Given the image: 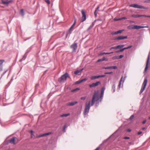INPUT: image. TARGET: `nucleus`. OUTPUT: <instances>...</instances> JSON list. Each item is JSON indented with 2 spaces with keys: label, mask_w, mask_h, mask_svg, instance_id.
<instances>
[{
  "label": "nucleus",
  "mask_w": 150,
  "mask_h": 150,
  "mask_svg": "<svg viewBox=\"0 0 150 150\" xmlns=\"http://www.w3.org/2000/svg\"><path fill=\"white\" fill-rule=\"evenodd\" d=\"M99 100L98 95V93L95 92L93 94L92 100L90 101L88 103L86 104L85 107L84 112V114L86 115L89 112L90 106H93L96 101H98Z\"/></svg>",
  "instance_id": "nucleus-1"
},
{
  "label": "nucleus",
  "mask_w": 150,
  "mask_h": 150,
  "mask_svg": "<svg viewBox=\"0 0 150 150\" xmlns=\"http://www.w3.org/2000/svg\"><path fill=\"white\" fill-rule=\"evenodd\" d=\"M67 77L70 78L68 74L66 73L62 75V76L58 79V81L60 83H64Z\"/></svg>",
  "instance_id": "nucleus-2"
},
{
  "label": "nucleus",
  "mask_w": 150,
  "mask_h": 150,
  "mask_svg": "<svg viewBox=\"0 0 150 150\" xmlns=\"http://www.w3.org/2000/svg\"><path fill=\"white\" fill-rule=\"evenodd\" d=\"M147 82V80L146 78H145L144 79V82L142 84L141 89L140 91V93L141 94L144 90L146 86Z\"/></svg>",
  "instance_id": "nucleus-3"
},
{
  "label": "nucleus",
  "mask_w": 150,
  "mask_h": 150,
  "mask_svg": "<svg viewBox=\"0 0 150 150\" xmlns=\"http://www.w3.org/2000/svg\"><path fill=\"white\" fill-rule=\"evenodd\" d=\"M130 7H132L134 8H143L144 9H147V8L142 6L138 5L137 4H132L129 5Z\"/></svg>",
  "instance_id": "nucleus-4"
},
{
  "label": "nucleus",
  "mask_w": 150,
  "mask_h": 150,
  "mask_svg": "<svg viewBox=\"0 0 150 150\" xmlns=\"http://www.w3.org/2000/svg\"><path fill=\"white\" fill-rule=\"evenodd\" d=\"M81 12L82 15L81 17V22H83L86 20V16L85 14V12L84 9H82L81 11Z\"/></svg>",
  "instance_id": "nucleus-5"
},
{
  "label": "nucleus",
  "mask_w": 150,
  "mask_h": 150,
  "mask_svg": "<svg viewBox=\"0 0 150 150\" xmlns=\"http://www.w3.org/2000/svg\"><path fill=\"white\" fill-rule=\"evenodd\" d=\"M16 139L18 140V139L16 137H13L9 140V142L11 144L16 145L17 144V143L15 142Z\"/></svg>",
  "instance_id": "nucleus-6"
},
{
  "label": "nucleus",
  "mask_w": 150,
  "mask_h": 150,
  "mask_svg": "<svg viewBox=\"0 0 150 150\" xmlns=\"http://www.w3.org/2000/svg\"><path fill=\"white\" fill-rule=\"evenodd\" d=\"M70 48L72 49V52H76L77 48V43H74L70 46Z\"/></svg>",
  "instance_id": "nucleus-7"
},
{
  "label": "nucleus",
  "mask_w": 150,
  "mask_h": 150,
  "mask_svg": "<svg viewBox=\"0 0 150 150\" xmlns=\"http://www.w3.org/2000/svg\"><path fill=\"white\" fill-rule=\"evenodd\" d=\"M132 16L134 18H136L138 17H149L150 18V16H147L145 15H135L133 14L132 15Z\"/></svg>",
  "instance_id": "nucleus-8"
},
{
  "label": "nucleus",
  "mask_w": 150,
  "mask_h": 150,
  "mask_svg": "<svg viewBox=\"0 0 150 150\" xmlns=\"http://www.w3.org/2000/svg\"><path fill=\"white\" fill-rule=\"evenodd\" d=\"M127 36H120L119 37H117L115 38L114 40H123L125 39H127Z\"/></svg>",
  "instance_id": "nucleus-9"
},
{
  "label": "nucleus",
  "mask_w": 150,
  "mask_h": 150,
  "mask_svg": "<svg viewBox=\"0 0 150 150\" xmlns=\"http://www.w3.org/2000/svg\"><path fill=\"white\" fill-rule=\"evenodd\" d=\"M83 69H82L80 70H77L74 71V74L76 75H81Z\"/></svg>",
  "instance_id": "nucleus-10"
},
{
  "label": "nucleus",
  "mask_w": 150,
  "mask_h": 150,
  "mask_svg": "<svg viewBox=\"0 0 150 150\" xmlns=\"http://www.w3.org/2000/svg\"><path fill=\"white\" fill-rule=\"evenodd\" d=\"M100 83L99 81H97L95 83H93L89 85V86L90 88L95 87L98 86Z\"/></svg>",
  "instance_id": "nucleus-11"
},
{
  "label": "nucleus",
  "mask_w": 150,
  "mask_h": 150,
  "mask_svg": "<svg viewBox=\"0 0 150 150\" xmlns=\"http://www.w3.org/2000/svg\"><path fill=\"white\" fill-rule=\"evenodd\" d=\"M115 133H113V134H112L110 136H109L107 139H106L104 140L102 142V143L100 144L99 146H100H100L103 145V144H104L113 135V134Z\"/></svg>",
  "instance_id": "nucleus-12"
},
{
  "label": "nucleus",
  "mask_w": 150,
  "mask_h": 150,
  "mask_svg": "<svg viewBox=\"0 0 150 150\" xmlns=\"http://www.w3.org/2000/svg\"><path fill=\"white\" fill-rule=\"evenodd\" d=\"M144 27L146 28H148V27H144V26H139V25H134V28H133V29H137L138 30L139 29L144 28Z\"/></svg>",
  "instance_id": "nucleus-13"
},
{
  "label": "nucleus",
  "mask_w": 150,
  "mask_h": 150,
  "mask_svg": "<svg viewBox=\"0 0 150 150\" xmlns=\"http://www.w3.org/2000/svg\"><path fill=\"white\" fill-rule=\"evenodd\" d=\"M52 132H48L47 133H44L42 134L41 135H39V136H38V137H41L44 136L48 135H50L51 134H52Z\"/></svg>",
  "instance_id": "nucleus-14"
},
{
  "label": "nucleus",
  "mask_w": 150,
  "mask_h": 150,
  "mask_svg": "<svg viewBox=\"0 0 150 150\" xmlns=\"http://www.w3.org/2000/svg\"><path fill=\"white\" fill-rule=\"evenodd\" d=\"M2 3L5 5H7L12 1L11 0L8 1V0H1Z\"/></svg>",
  "instance_id": "nucleus-15"
},
{
  "label": "nucleus",
  "mask_w": 150,
  "mask_h": 150,
  "mask_svg": "<svg viewBox=\"0 0 150 150\" xmlns=\"http://www.w3.org/2000/svg\"><path fill=\"white\" fill-rule=\"evenodd\" d=\"M149 56H148V57L147 58V60L146 61V67H145V69H144V71L145 72L147 71V70L148 68V65L149 62Z\"/></svg>",
  "instance_id": "nucleus-16"
},
{
  "label": "nucleus",
  "mask_w": 150,
  "mask_h": 150,
  "mask_svg": "<svg viewBox=\"0 0 150 150\" xmlns=\"http://www.w3.org/2000/svg\"><path fill=\"white\" fill-rule=\"evenodd\" d=\"M87 80V79L86 78H85L84 79H80L78 81H76L75 83V84H79Z\"/></svg>",
  "instance_id": "nucleus-17"
},
{
  "label": "nucleus",
  "mask_w": 150,
  "mask_h": 150,
  "mask_svg": "<svg viewBox=\"0 0 150 150\" xmlns=\"http://www.w3.org/2000/svg\"><path fill=\"white\" fill-rule=\"evenodd\" d=\"M105 89V88L104 87H102L101 89L100 96V97L101 98H102L103 97Z\"/></svg>",
  "instance_id": "nucleus-18"
},
{
  "label": "nucleus",
  "mask_w": 150,
  "mask_h": 150,
  "mask_svg": "<svg viewBox=\"0 0 150 150\" xmlns=\"http://www.w3.org/2000/svg\"><path fill=\"white\" fill-rule=\"evenodd\" d=\"M122 30H119L115 32H112L111 33L112 35H117L119 33H121L122 32Z\"/></svg>",
  "instance_id": "nucleus-19"
},
{
  "label": "nucleus",
  "mask_w": 150,
  "mask_h": 150,
  "mask_svg": "<svg viewBox=\"0 0 150 150\" xmlns=\"http://www.w3.org/2000/svg\"><path fill=\"white\" fill-rule=\"evenodd\" d=\"M77 101H75V102H71L70 103H69L67 105L70 106H73L75 104L77 103Z\"/></svg>",
  "instance_id": "nucleus-20"
},
{
  "label": "nucleus",
  "mask_w": 150,
  "mask_h": 150,
  "mask_svg": "<svg viewBox=\"0 0 150 150\" xmlns=\"http://www.w3.org/2000/svg\"><path fill=\"white\" fill-rule=\"evenodd\" d=\"M5 62L4 60H0V69L1 70L2 67L3 63Z\"/></svg>",
  "instance_id": "nucleus-21"
},
{
  "label": "nucleus",
  "mask_w": 150,
  "mask_h": 150,
  "mask_svg": "<svg viewBox=\"0 0 150 150\" xmlns=\"http://www.w3.org/2000/svg\"><path fill=\"white\" fill-rule=\"evenodd\" d=\"M113 52H106V53H105V52H101V53H100L99 54V55H103L104 54H110L112 53H113Z\"/></svg>",
  "instance_id": "nucleus-22"
},
{
  "label": "nucleus",
  "mask_w": 150,
  "mask_h": 150,
  "mask_svg": "<svg viewBox=\"0 0 150 150\" xmlns=\"http://www.w3.org/2000/svg\"><path fill=\"white\" fill-rule=\"evenodd\" d=\"M122 78H123V76H122L119 81V85L118 86V88L119 89L120 88V87L121 83V82L122 81Z\"/></svg>",
  "instance_id": "nucleus-23"
},
{
  "label": "nucleus",
  "mask_w": 150,
  "mask_h": 150,
  "mask_svg": "<svg viewBox=\"0 0 150 150\" xmlns=\"http://www.w3.org/2000/svg\"><path fill=\"white\" fill-rule=\"evenodd\" d=\"M69 115L70 114H69V113H67V114H62V115H61L60 116V117H67V116H69Z\"/></svg>",
  "instance_id": "nucleus-24"
},
{
  "label": "nucleus",
  "mask_w": 150,
  "mask_h": 150,
  "mask_svg": "<svg viewBox=\"0 0 150 150\" xmlns=\"http://www.w3.org/2000/svg\"><path fill=\"white\" fill-rule=\"evenodd\" d=\"M99 78V76H93L91 77V80L94 79H98Z\"/></svg>",
  "instance_id": "nucleus-25"
},
{
  "label": "nucleus",
  "mask_w": 150,
  "mask_h": 150,
  "mask_svg": "<svg viewBox=\"0 0 150 150\" xmlns=\"http://www.w3.org/2000/svg\"><path fill=\"white\" fill-rule=\"evenodd\" d=\"M124 57L123 55H120L119 56H117L115 57V58L117 59H121L123 57Z\"/></svg>",
  "instance_id": "nucleus-26"
},
{
  "label": "nucleus",
  "mask_w": 150,
  "mask_h": 150,
  "mask_svg": "<svg viewBox=\"0 0 150 150\" xmlns=\"http://www.w3.org/2000/svg\"><path fill=\"white\" fill-rule=\"evenodd\" d=\"M128 28L129 29H133V28H134V25H129L128 27Z\"/></svg>",
  "instance_id": "nucleus-27"
},
{
  "label": "nucleus",
  "mask_w": 150,
  "mask_h": 150,
  "mask_svg": "<svg viewBox=\"0 0 150 150\" xmlns=\"http://www.w3.org/2000/svg\"><path fill=\"white\" fill-rule=\"evenodd\" d=\"M124 46V45H120L117 46V49L121 48Z\"/></svg>",
  "instance_id": "nucleus-28"
},
{
  "label": "nucleus",
  "mask_w": 150,
  "mask_h": 150,
  "mask_svg": "<svg viewBox=\"0 0 150 150\" xmlns=\"http://www.w3.org/2000/svg\"><path fill=\"white\" fill-rule=\"evenodd\" d=\"M20 13H21V15L22 16H23L24 15V13L23 10V9H22L20 10Z\"/></svg>",
  "instance_id": "nucleus-29"
},
{
  "label": "nucleus",
  "mask_w": 150,
  "mask_h": 150,
  "mask_svg": "<svg viewBox=\"0 0 150 150\" xmlns=\"http://www.w3.org/2000/svg\"><path fill=\"white\" fill-rule=\"evenodd\" d=\"M74 26H73V25H72L71 27L70 28L69 30V32L70 33V34L71 33V32L72 31V30L73 29V28L74 27Z\"/></svg>",
  "instance_id": "nucleus-30"
},
{
  "label": "nucleus",
  "mask_w": 150,
  "mask_h": 150,
  "mask_svg": "<svg viewBox=\"0 0 150 150\" xmlns=\"http://www.w3.org/2000/svg\"><path fill=\"white\" fill-rule=\"evenodd\" d=\"M112 89L113 90V92H114L115 91V85L114 84L112 86Z\"/></svg>",
  "instance_id": "nucleus-31"
},
{
  "label": "nucleus",
  "mask_w": 150,
  "mask_h": 150,
  "mask_svg": "<svg viewBox=\"0 0 150 150\" xmlns=\"http://www.w3.org/2000/svg\"><path fill=\"white\" fill-rule=\"evenodd\" d=\"M110 69H117V67L116 66H111L110 67Z\"/></svg>",
  "instance_id": "nucleus-32"
},
{
  "label": "nucleus",
  "mask_w": 150,
  "mask_h": 150,
  "mask_svg": "<svg viewBox=\"0 0 150 150\" xmlns=\"http://www.w3.org/2000/svg\"><path fill=\"white\" fill-rule=\"evenodd\" d=\"M132 47V45H130L127 47H125V48H124V50H126V49H129V48H131V47Z\"/></svg>",
  "instance_id": "nucleus-33"
},
{
  "label": "nucleus",
  "mask_w": 150,
  "mask_h": 150,
  "mask_svg": "<svg viewBox=\"0 0 150 150\" xmlns=\"http://www.w3.org/2000/svg\"><path fill=\"white\" fill-rule=\"evenodd\" d=\"M30 132L31 133V138H33V136H35L33 134V133L34 132Z\"/></svg>",
  "instance_id": "nucleus-34"
},
{
  "label": "nucleus",
  "mask_w": 150,
  "mask_h": 150,
  "mask_svg": "<svg viewBox=\"0 0 150 150\" xmlns=\"http://www.w3.org/2000/svg\"><path fill=\"white\" fill-rule=\"evenodd\" d=\"M102 59L103 61H107L108 60V59L107 58H105V57H103Z\"/></svg>",
  "instance_id": "nucleus-35"
},
{
  "label": "nucleus",
  "mask_w": 150,
  "mask_h": 150,
  "mask_svg": "<svg viewBox=\"0 0 150 150\" xmlns=\"http://www.w3.org/2000/svg\"><path fill=\"white\" fill-rule=\"evenodd\" d=\"M45 1L48 4H50V2L49 0H45Z\"/></svg>",
  "instance_id": "nucleus-36"
},
{
  "label": "nucleus",
  "mask_w": 150,
  "mask_h": 150,
  "mask_svg": "<svg viewBox=\"0 0 150 150\" xmlns=\"http://www.w3.org/2000/svg\"><path fill=\"white\" fill-rule=\"evenodd\" d=\"M134 115H132L131 116V117H130L129 118V119L130 120H132L134 118Z\"/></svg>",
  "instance_id": "nucleus-37"
},
{
  "label": "nucleus",
  "mask_w": 150,
  "mask_h": 150,
  "mask_svg": "<svg viewBox=\"0 0 150 150\" xmlns=\"http://www.w3.org/2000/svg\"><path fill=\"white\" fill-rule=\"evenodd\" d=\"M9 143H10L9 142V140H8L5 142V145H8Z\"/></svg>",
  "instance_id": "nucleus-38"
},
{
  "label": "nucleus",
  "mask_w": 150,
  "mask_h": 150,
  "mask_svg": "<svg viewBox=\"0 0 150 150\" xmlns=\"http://www.w3.org/2000/svg\"><path fill=\"white\" fill-rule=\"evenodd\" d=\"M103 68L105 69H110V67H103Z\"/></svg>",
  "instance_id": "nucleus-39"
},
{
  "label": "nucleus",
  "mask_w": 150,
  "mask_h": 150,
  "mask_svg": "<svg viewBox=\"0 0 150 150\" xmlns=\"http://www.w3.org/2000/svg\"><path fill=\"white\" fill-rule=\"evenodd\" d=\"M130 139V137H124V139Z\"/></svg>",
  "instance_id": "nucleus-40"
},
{
  "label": "nucleus",
  "mask_w": 150,
  "mask_h": 150,
  "mask_svg": "<svg viewBox=\"0 0 150 150\" xmlns=\"http://www.w3.org/2000/svg\"><path fill=\"white\" fill-rule=\"evenodd\" d=\"M76 19L75 18H74V23H73V24L72 25H73V26H74L75 24H76Z\"/></svg>",
  "instance_id": "nucleus-41"
},
{
  "label": "nucleus",
  "mask_w": 150,
  "mask_h": 150,
  "mask_svg": "<svg viewBox=\"0 0 150 150\" xmlns=\"http://www.w3.org/2000/svg\"><path fill=\"white\" fill-rule=\"evenodd\" d=\"M94 25V24H93H93H92V25H91V26H90L89 27V28H88V30H89L91 28H92L93 27V25Z\"/></svg>",
  "instance_id": "nucleus-42"
},
{
  "label": "nucleus",
  "mask_w": 150,
  "mask_h": 150,
  "mask_svg": "<svg viewBox=\"0 0 150 150\" xmlns=\"http://www.w3.org/2000/svg\"><path fill=\"white\" fill-rule=\"evenodd\" d=\"M79 90V88H76L75 89H74L73 90H72L71 91L72 92H74L75 91H76L77 90Z\"/></svg>",
  "instance_id": "nucleus-43"
},
{
  "label": "nucleus",
  "mask_w": 150,
  "mask_h": 150,
  "mask_svg": "<svg viewBox=\"0 0 150 150\" xmlns=\"http://www.w3.org/2000/svg\"><path fill=\"white\" fill-rule=\"evenodd\" d=\"M79 90V88H76L75 89H74L73 90H72L71 91L72 92H74L75 91H76L77 90Z\"/></svg>",
  "instance_id": "nucleus-44"
},
{
  "label": "nucleus",
  "mask_w": 150,
  "mask_h": 150,
  "mask_svg": "<svg viewBox=\"0 0 150 150\" xmlns=\"http://www.w3.org/2000/svg\"><path fill=\"white\" fill-rule=\"evenodd\" d=\"M86 98V97H82L81 98V99L82 100H84Z\"/></svg>",
  "instance_id": "nucleus-45"
},
{
  "label": "nucleus",
  "mask_w": 150,
  "mask_h": 150,
  "mask_svg": "<svg viewBox=\"0 0 150 150\" xmlns=\"http://www.w3.org/2000/svg\"><path fill=\"white\" fill-rule=\"evenodd\" d=\"M112 49H117V46H115L114 47H112L110 48V50H111Z\"/></svg>",
  "instance_id": "nucleus-46"
},
{
  "label": "nucleus",
  "mask_w": 150,
  "mask_h": 150,
  "mask_svg": "<svg viewBox=\"0 0 150 150\" xmlns=\"http://www.w3.org/2000/svg\"><path fill=\"white\" fill-rule=\"evenodd\" d=\"M103 61H102V60L101 59H98L97 61V62H102Z\"/></svg>",
  "instance_id": "nucleus-47"
},
{
  "label": "nucleus",
  "mask_w": 150,
  "mask_h": 150,
  "mask_svg": "<svg viewBox=\"0 0 150 150\" xmlns=\"http://www.w3.org/2000/svg\"><path fill=\"white\" fill-rule=\"evenodd\" d=\"M114 20L115 21H117L121 20H122V19H121V18H118V19L115 18Z\"/></svg>",
  "instance_id": "nucleus-48"
},
{
  "label": "nucleus",
  "mask_w": 150,
  "mask_h": 150,
  "mask_svg": "<svg viewBox=\"0 0 150 150\" xmlns=\"http://www.w3.org/2000/svg\"><path fill=\"white\" fill-rule=\"evenodd\" d=\"M142 132H138L137 134L139 135H140L142 133Z\"/></svg>",
  "instance_id": "nucleus-49"
},
{
  "label": "nucleus",
  "mask_w": 150,
  "mask_h": 150,
  "mask_svg": "<svg viewBox=\"0 0 150 150\" xmlns=\"http://www.w3.org/2000/svg\"><path fill=\"white\" fill-rule=\"evenodd\" d=\"M96 10H95L94 11V15L96 17V16H97V13H96Z\"/></svg>",
  "instance_id": "nucleus-50"
},
{
  "label": "nucleus",
  "mask_w": 150,
  "mask_h": 150,
  "mask_svg": "<svg viewBox=\"0 0 150 150\" xmlns=\"http://www.w3.org/2000/svg\"><path fill=\"white\" fill-rule=\"evenodd\" d=\"M105 76L104 75L98 76H99V78H100V77H104Z\"/></svg>",
  "instance_id": "nucleus-51"
},
{
  "label": "nucleus",
  "mask_w": 150,
  "mask_h": 150,
  "mask_svg": "<svg viewBox=\"0 0 150 150\" xmlns=\"http://www.w3.org/2000/svg\"><path fill=\"white\" fill-rule=\"evenodd\" d=\"M112 73V72H108L105 73V74H110Z\"/></svg>",
  "instance_id": "nucleus-52"
},
{
  "label": "nucleus",
  "mask_w": 150,
  "mask_h": 150,
  "mask_svg": "<svg viewBox=\"0 0 150 150\" xmlns=\"http://www.w3.org/2000/svg\"><path fill=\"white\" fill-rule=\"evenodd\" d=\"M124 50V48L120 50V52H122Z\"/></svg>",
  "instance_id": "nucleus-53"
},
{
  "label": "nucleus",
  "mask_w": 150,
  "mask_h": 150,
  "mask_svg": "<svg viewBox=\"0 0 150 150\" xmlns=\"http://www.w3.org/2000/svg\"><path fill=\"white\" fill-rule=\"evenodd\" d=\"M146 141H145V142H144L143 143V144H142V146H143L145 144H146Z\"/></svg>",
  "instance_id": "nucleus-54"
},
{
  "label": "nucleus",
  "mask_w": 150,
  "mask_h": 150,
  "mask_svg": "<svg viewBox=\"0 0 150 150\" xmlns=\"http://www.w3.org/2000/svg\"><path fill=\"white\" fill-rule=\"evenodd\" d=\"M146 122V120H144L142 122L143 124H144Z\"/></svg>",
  "instance_id": "nucleus-55"
},
{
  "label": "nucleus",
  "mask_w": 150,
  "mask_h": 150,
  "mask_svg": "<svg viewBox=\"0 0 150 150\" xmlns=\"http://www.w3.org/2000/svg\"><path fill=\"white\" fill-rule=\"evenodd\" d=\"M121 18L122 19H122H127V18H126L125 17H123L122 18Z\"/></svg>",
  "instance_id": "nucleus-56"
},
{
  "label": "nucleus",
  "mask_w": 150,
  "mask_h": 150,
  "mask_svg": "<svg viewBox=\"0 0 150 150\" xmlns=\"http://www.w3.org/2000/svg\"><path fill=\"white\" fill-rule=\"evenodd\" d=\"M145 2L147 3H150V0H148L146 1H145Z\"/></svg>",
  "instance_id": "nucleus-57"
},
{
  "label": "nucleus",
  "mask_w": 150,
  "mask_h": 150,
  "mask_svg": "<svg viewBox=\"0 0 150 150\" xmlns=\"http://www.w3.org/2000/svg\"><path fill=\"white\" fill-rule=\"evenodd\" d=\"M99 8V6H98L97 8H96V10H96V11L98 10Z\"/></svg>",
  "instance_id": "nucleus-58"
},
{
  "label": "nucleus",
  "mask_w": 150,
  "mask_h": 150,
  "mask_svg": "<svg viewBox=\"0 0 150 150\" xmlns=\"http://www.w3.org/2000/svg\"><path fill=\"white\" fill-rule=\"evenodd\" d=\"M120 52V50H119L117 51H115V52L116 53H118V52Z\"/></svg>",
  "instance_id": "nucleus-59"
},
{
  "label": "nucleus",
  "mask_w": 150,
  "mask_h": 150,
  "mask_svg": "<svg viewBox=\"0 0 150 150\" xmlns=\"http://www.w3.org/2000/svg\"><path fill=\"white\" fill-rule=\"evenodd\" d=\"M145 129H146L144 127V128H142V130H144Z\"/></svg>",
  "instance_id": "nucleus-60"
},
{
  "label": "nucleus",
  "mask_w": 150,
  "mask_h": 150,
  "mask_svg": "<svg viewBox=\"0 0 150 150\" xmlns=\"http://www.w3.org/2000/svg\"><path fill=\"white\" fill-rule=\"evenodd\" d=\"M131 131V130L130 129H129L127 130V131L129 132V131Z\"/></svg>",
  "instance_id": "nucleus-61"
},
{
  "label": "nucleus",
  "mask_w": 150,
  "mask_h": 150,
  "mask_svg": "<svg viewBox=\"0 0 150 150\" xmlns=\"http://www.w3.org/2000/svg\"><path fill=\"white\" fill-rule=\"evenodd\" d=\"M129 144H132V142H129Z\"/></svg>",
  "instance_id": "nucleus-62"
},
{
  "label": "nucleus",
  "mask_w": 150,
  "mask_h": 150,
  "mask_svg": "<svg viewBox=\"0 0 150 150\" xmlns=\"http://www.w3.org/2000/svg\"><path fill=\"white\" fill-rule=\"evenodd\" d=\"M59 132V134H60L61 132Z\"/></svg>",
  "instance_id": "nucleus-63"
},
{
  "label": "nucleus",
  "mask_w": 150,
  "mask_h": 150,
  "mask_svg": "<svg viewBox=\"0 0 150 150\" xmlns=\"http://www.w3.org/2000/svg\"><path fill=\"white\" fill-rule=\"evenodd\" d=\"M149 119H150V117H149Z\"/></svg>",
  "instance_id": "nucleus-64"
}]
</instances>
